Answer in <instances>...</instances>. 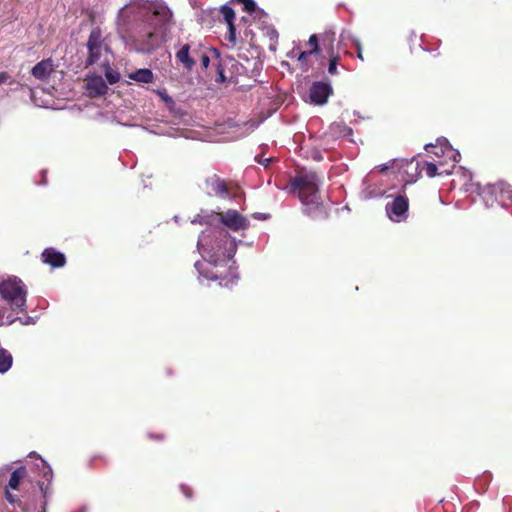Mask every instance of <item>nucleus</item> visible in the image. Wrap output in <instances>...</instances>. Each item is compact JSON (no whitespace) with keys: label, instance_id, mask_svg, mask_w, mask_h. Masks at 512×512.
<instances>
[{"label":"nucleus","instance_id":"1","mask_svg":"<svg viewBox=\"0 0 512 512\" xmlns=\"http://www.w3.org/2000/svg\"><path fill=\"white\" fill-rule=\"evenodd\" d=\"M191 223L207 225L197 242V249L203 258L202 262L197 261L194 265L199 273V280L202 282L204 279H219L220 286L232 287L238 280L237 272L230 268V279H226L219 268L232 261L237 250V242L224 228L214 224L221 223L232 231H245L250 226L249 220L237 210L229 209L224 213L198 214Z\"/></svg>","mask_w":512,"mask_h":512},{"label":"nucleus","instance_id":"2","mask_svg":"<svg viewBox=\"0 0 512 512\" xmlns=\"http://www.w3.org/2000/svg\"><path fill=\"white\" fill-rule=\"evenodd\" d=\"M118 24L123 27L133 48L151 53L164 40L172 24V12L162 1L131 0L118 12Z\"/></svg>","mask_w":512,"mask_h":512},{"label":"nucleus","instance_id":"3","mask_svg":"<svg viewBox=\"0 0 512 512\" xmlns=\"http://www.w3.org/2000/svg\"><path fill=\"white\" fill-rule=\"evenodd\" d=\"M289 193H296L303 204V211L309 216H315L321 208L319 197V177L315 172L302 173L286 187Z\"/></svg>","mask_w":512,"mask_h":512},{"label":"nucleus","instance_id":"4","mask_svg":"<svg viewBox=\"0 0 512 512\" xmlns=\"http://www.w3.org/2000/svg\"><path fill=\"white\" fill-rule=\"evenodd\" d=\"M0 294L14 309L25 311L27 289L17 277L8 278L0 283Z\"/></svg>","mask_w":512,"mask_h":512},{"label":"nucleus","instance_id":"5","mask_svg":"<svg viewBox=\"0 0 512 512\" xmlns=\"http://www.w3.org/2000/svg\"><path fill=\"white\" fill-rule=\"evenodd\" d=\"M479 194L487 207H492L497 202L502 207L512 208V188L506 183L486 185Z\"/></svg>","mask_w":512,"mask_h":512},{"label":"nucleus","instance_id":"6","mask_svg":"<svg viewBox=\"0 0 512 512\" xmlns=\"http://www.w3.org/2000/svg\"><path fill=\"white\" fill-rule=\"evenodd\" d=\"M408 208V198L405 195H398L386 204L385 210L391 221L399 223L407 219Z\"/></svg>","mask_w":512,"mask_h":512},{"label":"nucleus","instance_id":"7","mask_svg":"<svg viewBox=\"0 0 512 512\" xmlns=\"http://www.w3.org/2000/svg\"><path fill=\"white\" fill-rule=\"evenodd\" d=\"M88 58L86 60L87 65H93L98 62L102 56V52L107 50V47L103 45L102 33L99 28H94L89 35L87 41Z\"/></svg>","mask_w":512,"mask_h":512},{"label":"nucleus","instance_id":"8","mask_svg":"<svg viewBox=\"0 0 512 512\" xmlns=\"http://www.w3.org/2000/svg\"><path fill=\"white\" fill-rule=\"evenodd\" d=\"M425 150L434 154L436 157L449 158L453 162L452 167H454L455 163L459 162L461 158L459 151L453 149L446 138H438L436 145L426 144Z\"/></svg>","mask_w":512,"mask_h":512},{"label":"nucleus","instance_id":"9","mask_svg":"<svg viewBox=\"0 0 512 512\" xmlns=\"http://www.w3.org/2000/svg\"><path fill=\"white\" fill-rule=\"evenodd\" d=\"M332 94V87L329 83L314 82L310 87V101L316 105H323Z\"/></svg>","mask_w":512,"mask_h":512},{"label":"nucleus","instance_id":"10","mask_svg":"<svg viewBox=\"0 0 512 512\" xmlns=\"http://www.w3.org/2000/svg\"><path fill=\"white\" fill-rule=\"evenodd\" d=\"M86 90L89 96L99 97L106 94L108 86L99 75H88L86 78Z\"/></svg>","mask_w":512,"mask_h":512},{"label":"nucleus","instance_id":"11","mask_svg":"<svg viewBox=\"0 0 512 512\" xmlns=\"http://www.w3.org/2000/svg\"><path fill=\"white\" fill-rule=\"evenodd\" d=\"M206 191L210 195L226 198L229 196L228 188L224 180L216 175L209 177L205 182Z\"/></svg>","mask_w":512,"mask_h":512},{"label":"nucleus","instance_id":"12","mask_svg":"<svg viewBox=\"0 0 512 512\" xmlns=\"http://www.w3.org/2000/svg\"><path fill=\"white\" fill-rule=\"evenodd\" d=\"M55 65L53 60L48 58L37 63L31 70L32 75L40 80L45 81L49 78L50 74L54 71Z\"/></svg>","mask_w":512,"mask_h":512},{"label":"nucleus","instance_id":"13","mask_svg":"<svg viewBox=\"0 0 512 512\" xmlns=\"http://www.w3.org/2000/svg\"><path fill=\"white\" fill-rule=\"evenodd\" d=\"M191 47L189 44H184L176 52L175 58L178 63L182 64L185 70L192 71L195 66V60L190 54Z\"/></svg>","mask_w":512,"mask_h":512},{"label":"nucleus","instance_id":"14","mask_svg":"<svg viewBox=\"0 0 512 512\" xmlns=\"http://www.w3.org/2000/svg\"><path fill=\"white\" fill-rule=\"evenodd\" d=\"M44 263L51 265L54 268L63 267L65 265L64 254L56 251L53 248H47L42 253Z\"/></svg>","mask_w":512,"mask_h":512},{"label":"nucleus","instance_id":"15","mask_svg":"<svg viewBox=\"0 0 512 512\" xmlns=\"http://www.w3.org/2000/svg\"><path fill=\"white\" fill-rule=\"evenodd\" d=\"M363 189L360 192V197L364 200H368L371 198L382 197L384 195V191L380 188H377L375 185L370 183L369 177H366L363 180Z\"/></svg>","mask_w":512,"mask_h":512},{"label":"nucleus","instance_id":"16","mask_svg":"<svg viewBox=\"0 0 512 512\" xmlns=\"http://www.w3.org/2000/svg\"><path fill=\"white\" fill-rule=\"evenodd\" d=\"M128 78L138 83H151L154 79L153 72L150 69L142 68L128 74Z\"/></svg>","mask_w":512,"mask_h":512},{"label":"nucleus","instance_id":"17","mask_svg":"<svg viewBox=\"0 0 512 512\" xmlns=\"http://www.w3.org/2000/svg\"><path fill=\"white\" fill-rule=\"evenodd\" d=\"M329 134L335 138L346 137L352 134V129L343 122H335L330 125Z\"/></svg>","mask_w":512,"mask_h":512},{"label":"nucleus","instance_id":"18","mask_svg":"<svg viewBox=\"0 0 512 512\" xmlns=\"http://www.w3.org/2000/svg\"><path fill=\"white\" fill-rule=\"evenodd\" d=\"M244 6V10L250 14L255 13V16L261 19L262 17L267 18V14L256 6L254 0H238Z\"/></svg>","mask_w":512,"mask_h":512},{"label":"nucleus","instance_id":"19","mask_svg":"<svg viewBox=\"0 0 512 512\" xmlns=\"http://www.w3.org/2000/svg\"><path fill=\"white\" fill-rule=\"evenodd\" d=\"M13 358L9 351L0 348V373L7 372L12 366Z\"/></svg>","mask_w":512,"mask_h":512},{"label":"nucleus","instance_id":"20","mask_svg":"<svg viewBox=\"0 0 512 512\" xmlns=\"http://www.w3.org/2000/svg\"><path fill=\"white\" fill-rule=\"evenodd\" d=\"M25 475L26 470L24 467H19L13 471L9 479V487L14 490L17 489L20 481L25 477Z\"/></svg>","mask_w":512,"mask_h":512},{"label":"nucleus","instance_id":"21","mask_svg":"<svg viewBox=\"0 0 512 512\" xmlns=\"http://www.w3.org/2000/svg\"><path fill=\"white\" fill-rule=\"evenodd\" d=\"M220 13L227 24L234 23L235 13L231 7L227 5L222 6Z\"/></svg>","mask_w":512,"mask_h":512},{"label":"nucleus","instance_id":"22","mask_svg":"<svg viewBox=\"0 0 512 512\" xmlns=\"http://www.w3.org/2000/svg\"><path fill=\"white\" fill-rule=\"evenodd\" d=\"M105 77L110 84H115L120 80V74L108 67L105 71Z\"/></svg>","mask_w":512,"mask_h":512},{"label":"nucleus","instance_id":"23","mask_svg":"<svg viewBox=\"0 0 512 512\" xmlns=\"http://www.w3.org/2000/svg\"><path fill=\"white\" fill-rule=\"evenodd\" d=\"M438 167L436 164L432 163V162H426L425 163V171H426V174L430 177V178H433L435 177L436 175H438Z\"/></svg>","mask_w":512,"mask_h":512},{"label":"nucleus","instance_id":"24","mask_svg":"<svg viewBox=\"0 0 512 512\" xmlns=\"http://www.w3.org/2000/svg\"><path fill=\"white\" fill-rule=\"evenodd\" d=\"M40 464L42 467L43 478L50 481L52 479V469L46 464V462L43 459H40Z\"/></svg>","mask_w":512,"mask_h":512},{"label":"nucleus","instance_id":"25","mask_svg":"<svg viewBox=\"0 0 512 512\" xmlns=\"http://www.w3.org/2000/svg\"><path fill=\"white\" fill-rule=\"evenodd\" d=\"M227 25H228L227 39L232 44H236V40L237 39H236V28H235V25H234V23H229Z\"/></svg>","mask_w":512,"mask_h":512},{"label":"nucleus","instance_id":"26","mask_svg":"<svg viewBox=\"0 0 512 512\" xmlns=\"http://www.w3.org/2000/svg\"><path fill=\"white\" fill-rule=\"evenodd\" d=\"M255 161L257 163H259L260 165L264 166L265 168H267L274 161V158L273 157L264 158L263 155L257 154L255 156Z\"/></svg>","mask_w":512,"mask_h":512},{"label":"nucleus","instance_id":"27","mask_svg":"<svg viewBox=\"0 0 512 512\" xmlns=\"http://www.w3.org/2000/svg\"><path fill=\"white\" fill-rule=\"evenodd\" d=\"M308 44L313 47L311 50H309L310 52H312L313 54L318 53V51H319L318 39H317V36L315 34L310 36V38L308 40Z\"/></svg>","mask_w":512,"mask_h":512},{"label":"nucleus","instance_id":"28","mask_svg":"<svg viewBox=\"0 0 512 512\" xmlns=\"http://www.w3.org/2000/svg\"><path fill=\"white\" fill-rule=\"evenodd\" d=\"M313 53L310 52V51H303V52H300L298 54L295 53V51L293 50L291 53H290V56H295L297 57V60L300 61L301 63H304L307 59V57L309 55H312Z\"/></svg>","mask_w":512,"mask_h":512},{"label":"nucleus","instance_id":"29","mask_svg":"<svg viewBox=\"0 0 512 512\" xmlns=\"http://www.w3.org/2000/svg\"><path fill=\"white\" fill-rule=\"evenodd\" d=\"M338 57H332L329 61L328 72L332 75L337 74Z\"/></svg>","mask_w":512,"mask_h":512},{"label":"nucleus","instance_id":"30","mask_svg":"<svg viewBox=\"0 0 512 512\" xmlns=\"http://www.w3.org/2000/svg\"><path fill=\"white\" fill-rule=\"evenodd\" d=\"M356 48H357V57L360 59V60H364V57H363V53H362V45L360 43V41L358 39H354L353 40Z\"/></svg>","mask_w":512,"mask_h":512},{"label":"nucleus","instance_id":"31","mask_svg":"<svg viewBox=\"0 0 512 512\" xmlns=\"http://www.w3.org/2000/svg\"><path fill=\"white\" fill-rule=\"evenodd\" d=\"M209 64H210L209 56L206 55V54H203L201 56V65H202V67L206 69V68H208Z\"/></svg>","mask_w":512,"mask_h":512},{"label":"nucleus","instance_id":"32","mask_svg":"<svg viewBox=\"0 0 512 512\" xmlns=\"http://www.w3.org/2000/svg\"><path fill=\"white\" fill-rule=\"evenodd\" d=\"M10 79V76L6 72L0 73V85L6 83Z\"/></svg>","mask_w":512,"mask_h":512},{"label":"nucleus","instance_id":"33","mask_svg":"<svg viewBox=\"0 0 512 512\" xmlns=\"http://www.w3.org/2000/svg\"><path fill=\"white\" fill-rule=\"evenodd\" d=\"M181 490L183 491V493L186 495L187 498L191 497V490H190V488H188L185 485H182L181 486Z\"/></svg>","mask_w":512,"mask_h":512},{"label":"nucleus","instance_id":"34","mask_svg":"<svg viewBox=\"0 0 512 512\" xmlns=\"http://www.w3.org/2000/svg\"><path fill=\"white\" fill-rule=\"evenodd\" d=\"M388 168H389V166L387 164H383V165L379 166L380 172H385L386 170H388Z\"/></svg>","mask_w":512,"mask_h":512},{"label":"nucleus","instance_id":"35","mask_svg":"<svg viewBox=\"0 0 512 512\" xmlns=\"http://www.w3.org/2000/svg\"><path fill=\"white\" fill-rule=\"evenodd\" d=\"M254 217L256 219H267V215L266 214H255Z\"/></svg>","mask_w":512,"mask_h":512},{"label":"nucleus","instance_id":"36","mask_svg":"<svg viewBox=\"0 0 512 512\" xmlns=\"http://www.w3.org/2000/svg\"><path fill=\"white\" fill-rule=\"evenodd\" d=\"M23 324H31V323H34V321L32 320L31 317H28L26 321L22 322Z\"/></svg>","mask_w":512,"mask_h":512},{"label":"nucleus","instance_id":"37","mask_svg":"<svg viewBox=\"0 0 512 512\" xmlns=\"http://www.w3.org/2000/svg\"><path fill=\"white\" fill-rule=\"evenodd\" d=\"M6 494H7V499H8L10 502H13L12 495H11L9 492H7Z\"/></svg>","mask_w":512,"mask_h":512},{"label":"nucleus","instance_id":"38","mask_svg":"<svg viewBox=\"0 0 512 512\" xmlns=\"http://www.w3.org/2000/svg\"><path fill=\"white\" fill-rule=\"evenodd\" d=\"M273 36H277L276 30H271V37H273Z\"/></svg>","mask_w":512,"mask_h":512},{"label":"nucleus","instance_id":"39","mask_svg":"<svg viewBox=\"0 0 512 512\" xmlns=\"http://www.w3.org/2000/svg\"><path fill=\"white\" fill-rule=\"evenodd\" d=\"M42 175H43V184H46V179H45V171L42 172Z\"/></svg>","mask_w":512,"mask_h":512},{"label":"nucleus","instance_id":"40","mask_svg":"<svg viewBox=\"0 0 512 512\" xmlns=\"http://www.w3.org/2000/svg\"><path fill=\"white\" fill-rule=\"evenodd\" d=\"M220 78H221V81H224V79H225V76L223 75L222 72L220 73Z\"/></svg>","mask_w":512,"mask_h":512},{"label":"nucleus","instance_id":"41","mask_svg":"<svg viewBox=\"0 0 512 512\" xmlns=\"http://www.w3.org/2000/svg\"><path fill=\"white\" fill-rule=\"evenodd\" d=\"M442 173L449 174V173H450V171H449L448 169H445V170H443L440 174H442Z\"/></svg>","mask_w":512,"mask_h":512},{"label":"nucleus","instance_id":"42","mask_svg":"<svg viewBox=\"0 0 512 512\" xmlns=\"http://www.w3.org/2000/svg\"><path fill=\"white\" fill-rule=\"evenodd\" d=\"M15 321V319H9L8 324H11Z\"/></svg>","mask_w":512,"mask_h":512},{"label":"nucleus","instance_id":"43","mask_svg":"<svg viewBox=\"0 0 512 512\" xmlns=\"http://www.w3.org/2000/svg\"><path fill=\"white\" fill-rule=\"evenodd\" d=\"M40 489L44 492V494H46V492L44 491V488H43V484H41Z\"/></svg>","mask_w":512,"mask_h":512},{"label":"nucleus","instance_id":"44","mask_svg":"<svg viewBox=\"0 0 512 512\" xmlns=\"http://www.w3.org/2000/svg\"><path fill=\"white\" fill-rule=\"evenodd\" d=\"M164 99H165L166 101H167V100H171V98H170L169 96H166Z\"/></svg>","mask_w":512,"mask_h":512}]
</instances>
